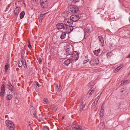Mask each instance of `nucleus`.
I'll return each mask as SVG.
<instances>
[{
  "mask_svg": "<svg viewBox=\"0 0 130 130\" xmlns=\"http://www.w3.org/2000/svg\"><path fill=\"white\" fill-rule=\"evenodd\" d=\"M6 124L8 128L10 130H13L15 128V126L13 122L9 120L6 121Z\"/></svg>",
  "mask_w": 130,
  "mask_h": 130,
  "instance_id": "1",
  "label": "nucleus"
},
{
  "mask_svg": "<svg viewBox=\"0 0 130 130\" xmlns=\"http://www.w3.org/2000/svg\"><path fill=\"white\" fill-rule=\"evenodd\" d=\"M79 53L76 51H74L73 52L71 58L72 61L74 62L78 60L79 58Z\"/></svg>",
  "mask_w": 130,
  "mask_h": 130,
  "instance_id": "2",
  "label": "nucleus"
},
{
  "mask_svg": "<svg viewBox=\"0 0 130 130\" xmlns=\"http://www.w3.org/2000/svg\"><path fill=\"white\" fill-rule=\"evenodd\" d=\"M68 10L71 13H75L78 11V7L72 5L68 7Z\"/></svg>",
  "mask_w": 130,
  "mask_h": 130,
  "instance_id": "3",
  "label": "nucleus"
},
{
  "mask_svg": "<svg viewBox=\"0 0 130 130\" xmlns=\"http://www.w3.org/2000/svg\"><path fill=\"white\" fill-rule=\"evenodd\" d=\"M85 35L84 37V39L86 38L90 35V28L87 26L84 29Z\"/></svg>",
  "mask_w": 130,
  "mask_h": 130,
  "instance_id": "4",
  "label": "nucleus"
},
{
  "mask_svg": "<svg viewBox=\"0 0 130 130\" xmlns=\"http://www.w3.org/2000/svg\"><path fill=\"white\" fill-rule=\"evenodd\" d=\"M73 22L71 19H66L63 21L64 24L66 26H72Z\"/></svg>",
  "mask_w": 130,
  "mask_h": 130,
  "instance_id": "5",
  "label": "nucleus"
},
{
  "mask_svg": "<svg viewBox=\"0 0 130 130\" xmlns=\"http://www.w3.org/2000/svg\"><path fill=\"white\" fill-rule=\"evenodd\" d=\"M41 5L42 7L45 8H46L48 5V2L46 0H40Z\"/></svg>",
  "mask_w": 130,
  "mask_h": 130,
  "instance_id": "6",
  "label": "nucleus"
},
{
  "mask_svg": "<svg viewBox=\"0 0 130 130\" xmlns=\"http://www.w3.org/2000/svg\"><path fill=\"white\" fill-rule=\"evenodd\" d=\"M89 63L91 66H94L95 64L96 65L98 64L99 63V60L97 59H92L90 62Z\"/></svg>",
  "mask_w": 130,
  "mask_h": 130,
  "instance_id": "7",
  "label": "nucleus"
},
{
  "mask_svg": "<svg viewBox=\"0 0 130 130\" xmlns=\"http://www.w3.org/2000/svg\"><path fill=\"white\" fill-rule=\"evenodd\" d=\"M56 26L58 29H63V30H64L66 25L64 24L59 23Z\"/></svg>",
  "mask_w": 130,
  "mask_h": 130,
  "instance_id": "8",
  "label": "nucleus"
},
{
  "mask_svg": "<svg viewBox=\"0 0 130 130\" xmlns=\"http://www.w3.org/2000/svg\"><path fill=\"white\" fill-rule=\"evenodd\" d=\"M65 27L64 30H66V32L68 33H70L73 29V27L72 26H66Z\"/></svg>",
  "mask_w": 130,
  "mask_h": 130,
  "instance_id": "9",
  "label": "nucleus"
},
{
  "mask_svg": "<svg viewBox=\"0 0 130 130\" xmlns=\"http://www.w3.org/2000/svg\"><path fill=\"white\" fill-rule=\"evenodd\" d=\"M70 18L73 22V21L75 22L77 21L79 19V17L78 15H72L71 16Z\"/></svg>",
  "mask_w": 130,
  "mask_h": 130,
  "instance_id": "10",
  "label": "nucleus"
},
{
  "mask_svg": "<svg viewBox=\"0 0 130 130\" xmlns=\"http://www.w3.org/2000/svg\"><path fill=\"white\" fill-rule=\"evenodd\" d=\"M66 55L67 56L72 55L73 51L72 49L70 48H68L66 49Z\"/></svg>",
  "mask_w": 130,
  "mask_h": 130,
  "instance_id": "11",
  "label": "nucleus"
},
{
  "mask_svg": "<svg viewBox=\"0 0 130 130\" xmlns=\"http://www.w3.org/2000/svg\"><path fill=\"white\" fill-rule=\"evenodd\" d=\"M30 110L31 114H33L34 115V116L36 117V114L35 110L34 109V107L32 106L30 107Z\"/></svg>",
  "mask_w": 130,
  "mask_h": 130,
  "instance_id": "12",
  "label": "nucleus"
},
{
  "mask_svg": "<svg viewBox=\"0 0 130 130\" xmlns=\"http://www.w3.org/2000/svg\"><path fill=\"white\" fill-rule=\"evenodd\" d=\"M20 10V7H17L14 11V14L17 15H18L19 14Z\"/></svg>",
  "mask_w": 130,
  "mask_h": 130,
  "instance_id": "13",
  "label": "nucleus"
},
{
  "mask_svg": "<svg viewBox=\"0 0 130 130\" xmlns=\"http://www.w3.org/2000/svg\"><path fill=\"white\" fill-rule=\"evenodd\" d=\"M73 130H83L82 126L79 125H76L74 128H73Z\"/></svg>",
  "mask_w": 130,
  "mask_h": 130,
  "instance_id": "14",
  "label": "nucleus"
},
{
  "mask_svg": "<svg viewBox=\"0 0 130 130\" xmlns=\"http://www.w3.org/2000/svg\"><path fill=\"white\" fill-rule=\"evenodd\" d=\"M25 49L24 48H23L22 50L21 53V57L22 59H24L25 57Z\"/></svg>",
  "mask_w": 130,
  "mask_h": 130,
  "instance_id": "15",
  "label": "nucleus"
},
{
  "mask_svg": "<svg viewBox=\"0 0 130 130\" xmlns=\"http://www.w3.org/2000/svg\"><path fill=\"white\" fill-rule=\"evenodd\" d=\"M66 33L64 32H61L60 37L61 39H65L66 37Z\"/></svg>",
  "mask_w": 130,
  "mask_h": 130,
  "instance_id": "16",
  "label": "nucleus"
},
{
  "mask_svg": "<svg viewBox=\"0 0 130 130\" xmlns=\"http://www.w3.org/2000/svg\"><path fill=\"white\" fill-rule=\"evenodd\" d=\"M9 84H7L8 86V89L9 90L13 92V87L10 83H8Z\"/></svg>",
  "mask_w": 130,
  "mask_h": 130,
  "instance_id": "17",
  "label": "nucleus"
},
{
  "mask_svg": "<svg viewBox=\"0 0 130 130\" xmlns=\"http://www.w3.org/2000/svg\"><path fill=\"white\" fill-rule=\"evenodd\" d=\"M71 62V61L70 59H68L64 61V64L65 65L68 66L69 64Z\"/></svg>",
  "mask_w": 130,
  "mask_h": 130,
  "instance_id": "18",
  "label": "nucleus"
},
{
  "mask_svg": "<svg viewBox=\"0 0 130 130\" xmlns=\"http://www.w3.org/2000/svg\"><path fill=\"white\" fill-rule=\"evenodd\" d=\"M79 107L80 110H82L85 107V104H84L82 102H80L79 103Z\"/></svg>",
  "mask_w": 130,
  "mask_h": 130,
  "instance_id": "19",
  "label": "nucleus"
},
{
  "mask_svg": "<svg viewBox=\"0 0 130 130\" xmlns=\"http://www.w3.org/2000/svg\"><path fill=\"white\" fill-rule=\"evenodd\" d=\"M13 97V95L11 94H8L6 97V99L7 100H9L11 99Z\"/></svg>",
  "mask_w": 130,
  "mask_h": 130,
  "instance_id": "20",
  "label": "nucleus"
},
{
  "mask_svg": "<svg viewBox=\"0 0 130 130\" xmlns=\"http://www.w3.org/2000/svg\"><path fill=\"white\" fill-rule=\"evenodd\" d=\"M47 13H46L41 14L39 18V21L40 22H42V20L44 17V15L46 14Z\"/></svg>",
  "mask_w": 130,
  "mask_h": 130,
  "instance_id": "21",
  "label": "nucleus"
},
{
  "mask_svg": "<svg viewBox=\"0 0 130 130\" xmlns=\"http://www.w3.org/2000/svg\"><path fill=\"white\" fill-rule=\"evenodd\" d=\"M99 127L102 129L104 128V124L103 122H101L100 123L99 125Z\"/></svg>",
  "mask_w": 130,
  "mask_h": 130,
  "instance_id": "22",
  "label": "nucleus"
},
{
  "mask_svg": "<svg viewBox=\"0 0 130 130\" xmlns=\"http://www.w3.org/2000/svg\"><path fill=\"white\" fill-rule=\"evenodd\" d=\"M10 64H9V63H6L5 67V72H6L8 68H9V66Z\"/></svg>",
  "mask_w": 130,
  "mask_h": 130,
  "instance_id": "23",
  "label": "nucleus"
},
{
  "mask_svg": "<svg viewBox=\"0 0 130 130\" xmlns=\"http://www.w3.org/2000/svg\"><path fill=\"white\" fill-rule=\"evenodd\" d=\"M100 51V49H99L97 50H95L94 51V54L96 56H98V54Z\"/></svg>",
  "mask_w": 130,
  "mask_h": 130,
  "instance_id": "24",
  "label": "nucleus"
},
{
  "mask_svg": "<svg viewBox=\"0 0 130 130\" xmlns=\"http://www.w3.org/2000/svg\"><path fill=\"white\" fill-rule=\"evenodd\" d=\"M25 12L24 11H22L20 14V17L21 19H22L23 18L24 16L25 15Z\"/></svg>",
  "mask_w": 130,
  "mask_h": 130,
  "instance_id": "25",
  "label": "nucleus"
},
{
  "mask_svg": "<svg viewBox=\"0 0 130 130\" xmlns=\"http://www.w3.org/2000/svg\"><path fill=\"white\" fill-rule=\"evenodd\" d=\"M23 60L22 59V60L21 61H19V62L18 66L19 67H21L23 65H24V63L23 62Z\"/></svg>",
  "mask_w": 130,
  "mask_h": 130,
  "instance_id": "26",
  "label": "nucleus"
},
{
  "mask_svg": "<svg viewBox=\"0 0 130 130\" xmlns=\"http://www.w3.org/2000/svg\"><path fill=\"white\" fill-rule=\"evenodd\" d=\"M128 81L126 80H122L121 82V84L122 85L124 84H127L128 83Z\"/></svg>",
  "mask_w": 130,
  "mask_h": 130,
  "instance_id": "27",
  "label": "nucleus"
},
{
  "mask_svg": "<svg viewBox=\"0 0 130 130\" xmlns=\"http://www.w3.org/2000/svg\"><path fill=\"white\" fill-rule=\"evenodd\" d=\"M122 66H120L118 67L115 70V72H118L120 69L122 68Z\"/></svg>",
  "mask_w": 130,
  "mask_h": 130,
  "instance_id": "28",
  "label": "nucleus"
},
{
  "mask_svg": "<svg viewBox=\"0 0 130 130\" xmlns=\"http://www.w3.org/2000/svg\"><path fill=\"white\" fill-rule=\"evenodd\" d=\"M99 99V97H97V98L95 99V101L94 102L95 104L94 105V106H96V105L95 104L97 103Z\"/></svg>",
  "mask_w": 130,
  "mask_h": 130,
  "instance_id": "29",
  "label": "nucleus"
},
{
  "mask_svg": "<svg viewBox=\"0 0 130 130\" xmlns=\"http://www.w3.org/2000/svg\"><path fill=\"white\" fill-rule=\"evenodd\" d=\"M99 41H100L101 42V43L104 42L103 38L101 37V36H99Z\"/></svg>",
  "mask_w": 130,
  "mask_h": 130,
  "instance_id": "30",
  "label": "nucleus"
},
{
  "mask_svg": "<svg viewBox=\"0 0 130 130\" xmlns=\"http://www.w3.org/2000/svg\"><path fill=\"white\" fill-rule=\"evenodd\" d=\"M5 91L1 90L0 92V95L1 96H4V95Z\"/></svg>",
  "mask_w": 130,
  "mask_h": 130,
  "instance_id": "31",
  "label": "nucleus"
},
{
  "mask_svg": "<svg viewBox=\"0 0 130 130\" xmlns=\"http://www.w3.org/2000/svg\"><path fill=\"white\" fill-rule=\"evenodd\" d=\"M112 53L111 52H110L106 54V55L107 56V57H108L109 56L110 57L112 55Z\"/></svg>",
  "mask_w": 130,
  "mask_h": 130,
  "instance_id": "32",
  "label": "nucleus"
},
{
  "mask_svg": "<svg viewBox=\"0 0 130 130\" xmlns=\"http://www.w3.org/2000/svg\"><path fill=\"white\" fill-rule=\"evenodd\" d=\"M43 101L44 102V104H47L48 102L47 99H44Z\"/></svg>",
  "mask_w": 130,
  "mask_h": 130,
  "instance_id": "33",
  "label": "nucleus"
},
{
  "mask_svg": "<svg viewBox=\"0 0 130 130\" xmlns=\"http://www.w3.org/2000/svg\"><path fill=\"white\" fill-rule=\"evenodd\" d=\"M1 90L5 91V87L4 84H3L1 86Z\"/></svg>",
  "mask_w": 130,
  "mask_h": 130,
  "instance_id": "34",
  "label": "nucleus"
},
{
  "mask_svg": "<svg viewBox=\"0 0 130 130\" xmlns=\"http://www.w3.org/2000/svg\"><path fill=\"white\" fill-rule=\"evenodd\" d=\"M95 87H92V88L90 90L91 91V92H93V93L94 92V91L95 90Z\"/></svg>",
  "mask_w": 130,
  "mask_h": 130,
  "instance_id": "35",
  "label": "nucleus"
},
{
  "mask_svg": "<svg viewBox=\"0 0 130 130\" xmlns=\"http://www.w3.org/2000/svg\"><path fill=\"white\" fill-rule=\"evenodd\" d=\"M103 112H102L101 111L100 112V116L101 117H103V116L104 114Z\"/></svg>",
  "mask_w": 130,
  "mask_h": 130,
  "instance_id": "36",
  "label": "nucleus"
},
{
  "mask_svg": "<svg viewBox=\"0 0 130 130\" xmlns=\"http://www.w3.org/2000/svg\"><path fill=\"white\" fill-rule=\"evenodd\" d=\"M61 90L60 88H59L58 86H57L56 88V90L58 92H59Z\"/></svg>",
  "mask_w": 130,
  "mask_h": 130,
  "instance_id": "37",
  "label": "nucleus"
},
{
  "mask_svg": "<svg viewBox=\"0 0 130 130\" xmlns=\"http://www.w3.org/2000/svg\"><path fill=\"white\" fill-rule=\"evenodd\" d=\"M89 60L88 59L86 60H85L83 62V63L85 64L86 63H87L88 61Z\"/></svg>",
  "mask_w": 130,
  "mask_h": 130,
  "instance_id": "38",
  "label": "nucleus"
},
{
  "mask_svg": "<svg viewBox=\"0 0 130 130\" xmlns=\"http://www.w3.org/2000/svg\"><path fill=\"white\" fill-rule=\"evenodd\" d=\"M25 62H24V63H25V64L24 65V66L25 68H26L27 67V66L26 65V61H25V60H24Z\"/></svg>",
  "mask_w": 130,
  "mask_h": 130,
  "instance_id": "39",
  "label": "nucleus"
},
{
  "mask_svg": "<svg viewBox=\"0 0 130 130\" xmlns=\"http://www.w3.org/2000/svg\"><path fill=\"white\" fill-rule=\"evenodd\" d=\"M49 129L48 128V127H45L43 129V130H49Z\"/></svg>",
  "mask_w": 130,
  "mask_h": 130,
  "instance_id": "40",
  "label": "nucleus"
},
{
  "mask_svg": "<svg viewBox=\"0 0 130 130\" xmlns=\"http://www.w3.org/2000/svg\"><path fill=\"white\" fill-rule=\"evenodd\" d=\"M28 47H29L30 49H31L32 48V47L31 46V45L29 44L28 46Z\"/></svg>",
  "mask_w": 130,
  "mask_h": 130,
  "instance_id": "41",
  "label": "nucleus"
},
{
  "mask_svg": "<svg viewBox=\"0 0 130 130\" xmlns=\"http://www.w3.org/2000/svg\"><path fill=\"white\" fill-rule=\"evenodd\" d=\"M89 94H90V95H91L93 93V92H91V91L90 90L89 91Z\"/></svg>",
  "mask_w": 130,
  "mask_h": 130,
  "instance_id": "42",
  "label": "nucleus"
},
{
  "mask_svg": "<svg viewBox=\"0 0 130 130\" xmlns=\"http://www.w3.org/2000/svg\"><path fill=\"white\" fill-rule=\"evenodd\" d=\"M36 85L39 87H40V85L38 82H37Z\"/></svg>",
  "mask_w": 130,
  "mask_h": 130,
  "instance_id": "43",
  "label": "nucleus"
},
{
  "mask_svg": "<svg viewBox=\"0 0 130 130\" xmlns=\"http://www.w3.org/2000/svg\"><path fill=\"white\" fill-rule=\"evenodd\" d=\"M74 0V2L75 3H76V2L78 1L79 0Z\"/></svg>",
  "mask_w": 130,
  "mask_h": 130,
  "instance_id": "44",
  "label": "nucleus"
},
{
  "mask_svg": "<svg viewBox=\"0 0 130 130\" xmlns=\"http://www.w3.org/2000/svg\"><path fill=\"white\" fill-rule=\"evenodd\" d=\"M11 4H9L8 6H7V7H8V8H9L11 6Z\"/></svg>",
  "mask_w": 130,
  "mask_h": 130,
  "instance_id": "45",
  "label": "nucleus"
},
{
  "mask_svg": "<svg viewBox=\"0 0 130 130\" xmlns=\"http://www.w3.org/2000/svg\"><path fill=\"white\" fill-rule=\"evenodd\" d=\"M101 111H102V112H103V108H102V107L101 108Z\"/></svg>",
  "mask_w": 130,
  "mask_h": 130,
  "instance_id": "46",
  "label": "nucleus"
},
{
  "mask_svg": "<svg viewBox=\"0 0 130 130\" xmlns=\"http://www.w3.org/2000/svg\"><path fill=\"white\" fill-rule=\"evenodd\" d=\"M55 45H56V46H55V48H56V47L58 46V45H56V43H55L54 44V46H55Z\"/></svg>",
  "mask_w": 130,
  "mask_h": 130,
  "instance_id": "47",
  "label": "nucleus"
},
{
  "mask_svg": "<svg viewBox=\"0 0 130 130\" xmlns=\"http://www.w3.org/2000/svg\"><path fill=\"white\" fill-rule=\"evenodd\" d=\"M24 60H25L24 59H23V62L24 63V65H24L25 64V63H24V62H24Z\"/></svg>",
  "mask_w": 130,
  "mask_h": 130,
  "instance_id": "48",
  "label": "nucleus"
},
{
  "mask_svg": "<svg viewBox=\"0 0 130 130\" xmlns=\"http://www.w3.org/2000/svg\"><path fill=\"white\" fill-rule=\"evenodd\" d=\"M64 117H62V120L63 119H64Z\"/></svg>",
  "mask_w": 130,
  "mask_h": 130,
  "instance_id": "49",
  "label": "nucleus"
},
{
  "mask_svg": "<svg viewBox=\"0 0 130 130\" xmlns=\"http://www.w3.org/2000/svg\"><path fill=\"white\" fill-rule=\"evenodd\" d=\"M129 73L130 74V71L129 72Z\"/></svg>",
  "mask_w": 130,
  "mask_h": 130,
  "instance_id": "50",
  "label": "nucleus"
},
{
  "mask_svg": "<svg viewBox=\"0 0 130 130\" xmlns=\"http://www.w3.org/2000/svg\"><path fill=\"white\" fill-rule=\"evenodd\" d=\"M39 121H41L40 120H39Z\"/></svg>",
  "mask_w": 130,
  "mask_h": 130,
  "instance_id": "51",
  "label": "nucleus"
}]
</instances>
